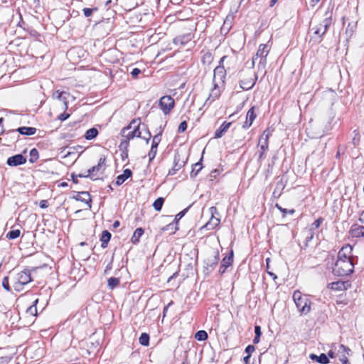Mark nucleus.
<instances>
[{"mask_svg": "<svg viewBox=\"0 0 364 364\" xmlns=\"http://www.w3.org/2000/svg\"><path fill=\"white\" fill-rule=\"evenodd\" d=\"M294 301L298 311L303 314H307L311 309V301L306 295H302L299 291H295L293 294Z\"/></svg>", "mask_w": 364, "mask_h": 364, "instance_id": "f257e3e1", "label": "nucleus"}, {"mask_svg": "<svg viewBox=\"0 0 364 364\" xmlns=\"http://www.w3.org/2000/svg\"><path fill=\"white\" fill-rule=\"evenodd\" d=\"M32 281L31 272L28 269L21 271L14 277L13 287L16 291H21L23 287Z\"/></svg>", "mask_w": 364, "mask_h": 364, "instance_id": "f03ea898", "label": "nucleus"}, {"mask_svg": "<svg viewBox=\"0 0 364 364\" xmlns=\"http://www.w3.org/2000/svg\"><path fill=\"white\" fill-rule=\"evenodd\" d=\"M353 261L336 260L333 268V273L338 277L348 276L353 272Z\"/></svg>", "mask_w": 364, "mask_h": 364, "instance_id": "7ed1b4c3", "label": "nucleus"}, {"mask_svg": "<svg viewBox=\"0 0 364 364\" xmlns=\"http://www.w3.org/2000/svg\"><path fill=\"white\" fill-rule=\"evenodd\" d=\"M270 51V47L267 44H260L256 54L252 57V66L259 59V69H264L267 65V57Z\"/></svg>", "mask_w": 364, "mask_h": 364, "instance_id": "20e7f679", "label": "nucleus"}, {"mask_svg": "<svg viewBox=\"0 0 364 364\" xmlns=\"http://www.w3.org/2000/svg\"><path fill=\"white\" fill-rule=\"evenodd\" d=\"M159 105L165 115L168 114L175 105V101L169 95H165L160 98Z\"/></svg>", "mask_w": 364, "mask_h": 364, "instance_id": "39448f33", "label": "nucleus"}, {"mask_svg": "<svg viewBox=\"0 0 364 364\" xmlns=\"http://www.w3.org/2000/svg\"><path fill=\"white\" fill-rule=\"evenodd\" d=\"M106 158L105 156L100 157L98 164L96 166H92L90 169L87 170V176H90V178L92 180L97 179L95 178L96 174L100 173H103L105 170L106 164H105Z\"/></svg>", "mask_w": 364, "mask_h": 364, "instance_id": "423d86ee", "label": "nucleus"}, {"mask_svg": "<svg viewBox=\"0 0 364 364\" xmlns=\"http://www.w3.org/2000/svg\"><path fill=\"white\" fill-rule=\"evenodd\" d=\"M227 73L224 66H217L214 69L213 83L224 86Z\"/></svg>", "mask_w": 364, "mask_h": 364, "instance_id": "0eeeda50", "label": "nucleus"}, {"mask_svg": "<svg viewBox=\"0 0 364 364\" xmlns=\"http://www.w3.org/2000/svg\"><path fill=\"white\" fill-rule=\"evenodd\" d=\"M213 87L210 90V92L205 102V105L211 104L213 102L218 100L220 96L221 90L223 87V85L215 83H213Z\"/></svg>", "mask_w": 364, "mask_h": 364, "instance_id": "6e6552de", "label": "nucleus"}, {"mask_svg": "<svg viewBox=\"0 0 364 364\" xmlns=\"http://www.w3.org/2000/svg\"><path fill=\"white\" fill-rule=\"evenodd\" d=\"M353 247L350 245L343 246L338 253L337 260L353 261L352 259Z\"/></svg>", "mask_w": 364, "mask_h": 364, "instance_id": "1a4fd4ad", "label": "nucleus"}, {"mask_svg": "<svg viewBox=\"0 0 364 364\" xmlns=\"http://www.w3.org/2000/svg\"><path fill=\"white\" fill-rule=\"evenodd\" d=\"M26 158L21 154H16L7 159L6 164L9 166H17L26 163Z\"/></svg>", "mask_w": 364, "mask_h": 364, "instance_id": "9d476101", "label": "nucleus"}, {"mask_svg": "<svg viewBox=\"0 0 364 364\" xmlns=\"http://www.w3.org/2000/svg\"><path fill=\"white\" fill-rule=\"evenodd\" d=\"M186 164V161L183 160L179 154H176L173 159V166L168 171V175L173 176L180 170Z\"/></svg>", "mask_w": 364, "mask_h": 364, "instance_id": "9b49d317", "label": "nucleus"}, {"mask_svg": "<svg viewBox=\"0 0 364 364\" xmlns=\"http://www.w3.org/2000/svg\"><path fill=\"white\" fill-rule=\"evenodd\" d=\"M220 259L219 252L218 250H215L213 252L212 255L208 257L205 262L206 267L205 268L208 270L212 271L215 267L218 264Z\"/></svg>", "mask_w": 364, "mask_h": 364, "instance_id": "f8f14e48", "label": "nucleus"}, {"mask_svg": "<svg viewBox=\"0 0 364 364\" xmlns=\"http://www.w3.org/2000/svg\"><path fill=\"white\" fill-rule=\"evenodd\" d=\"M137 120L133 119L127 127L122 129V135L125 137L127 140L129 141L135 137L136 133L133 132L131 129H132V125L135 124Z\"/></svg>", "mask_w": 364, "mask_h": 364, "instance_id": "ddd939ff", "label": "nucleus"}, {"mask_svg": "<svg viewBox=\"0 0 364 364\" xmlns=\"http://www.w3.org/2000/svg\"><path fill=\"white\" fill-rule=\"evenodd\" d=\"M232 261H233V252L231 251L228 256H226L225 257H224L223 259L220 267V269H219L220 274H223L225 272L226 269L232 264Z\"/></svg>", "mask_w": 364, "mask_h": 364, "instance_id": "4468645a", "label": "nucleus"}, {"mask_svg": "<svg viewBox=\"0 0 364 364\" xmlns=\"http://www.w3.org/2000/svg\"><path fill=\"white\" fill-rule=\"evenodd\" d=\"M349 234L353 237H364V226L353 225L349 230Z\"/></svg>", "mask_w": 364, "mask_h": 364, "instance_id": "2eb2a0df", "label": "nucleus"}, {"mask_svg": "<svg viewBox=\"0 0 364 364\" xmlns=\"http://www.w3.org/2000/svg\"><path fill=\"white\" fill-rule=\"evenodd\" d=\"M332 23V14L326 11L325 13V18L320 23V26L323 27L322 33H326Z\"/></svg>", "mask_w": 364, "mask_h": 364, "instance_id": "dca6fc26", "label": "nucleus"}, {"mask_svg": "<svg viewBox=\"0 0 364 364\" xmlns=\"http://www.w3.org/2000/svg\"><path fill=\"white\" fill-rule=\"evenodd\" d=\"M256 118V114L255 113L254 107H251L247 112L246 115V121L245 122L244 124L242 125V127L244 129L249 128L255 119Z\"/></svg>", "mask_w": 364, "mask_h": 364, "instance_id": "f3484780", "label": "nucleus"}, {"mask_svg": "<svg viewBox=\"0 0 364 364\" xmlns=\"http://www.w3.org/2000/svg\"><path fill=\"white\" fill-rule=\"evenodd\" d=\"M76 200H80L86 203L88 207L91 208V197L88 192H80L74 198Z\"/></svg>", "mask_w": 364, "mask_h": 364, "instance_id": "a211bd4d", "label": "nucleus"}, {"mask_svg": "<svg viewBox=\"0 0 364 364\" xmlns=\"http://www.w3.org/2000/svg\"><path fill=\"white\" fill-rule=\"evenodd\" d=\"M192 39V35L191 33L181 35L176 37L173 39V43L176 45L184 46Z\"/></svg>", "mask_w": 364, "mask_h": 364, "instance_id": "6ab92c4d", "label": "nucleus"}, {"mask_svg": "<svg viewBox=\"0 0 364 364\" xmlns=\"http://www.w3.org/2000/svg\"><path fill=\"white\" fill-rule=\"evenodd\" d=\"M232 122H224L220 127L216 129L214 134V137L216 139L222 137L224 134L228 131L230 128Z\"/></svg>", "mask_w": 364, "mask_h": 364, "instance_id": "aec40b11", "label": "nucleus"}, {"mask_svg": "<svg viewBox=\"0 0 364 364\" xmlns=\"http://www.w3.org/2000/svg\"><path fill=\"white\" fill-rule=\"evenodd\" d=\"M16 131L18 132V135L31 136L36 134L37 129L32 127H20L16 129Z\"/></svg>", "mask_w": 364, "mask_h": 364, "instance_id": "412c9836", "label": "nucleus"}, {"mask_svg": "<svg viewBox=\"0 0 364 364\" xmlns=\"http://www.w3.org/2000/svg\"><path fill=\"white\" fill-rule=\"evenodd\" d=\"M132 172L130 169L127 168L123 171V173L118 176L116 179V185H122L127 178L131 177Z\"/></svg>", "mask_w": 364, "mask_h": 364, "instance_id": "4be33fe9", "label": "nucleus"}, {"mask_svg": "<svg viewBox=\"0 0 364 364\" xmlns=\"http://www.w3.org/2000/svg\"><path fill=\"white\" fill-rule=\"evenodd\" d=\"M309 358L312 360H315L321 364H328L329 359L325 353H321L319 355L316 354H310Z\"/></svg>", "mask_w": 364, "mask_h": 364, "instance_id": "5701e85b", "label": "nucleus"}, {"mask_svg": "<svg viewBox=\"0 0 364 364\" xmlns=\"http://www.w3.org/2000/svg\"><path fill=\"white\" fill-rule=\"evenodd\" d=\"M257 77L255 79H249V80H242L240 81V86L244 90H250L255 85Z\"/></svg>", "mask_w": 364, "mask_h": 364, "instance_id": "b1692460", "label": "nucleus"}, {"mask_svg": "<svg viewBox=\"0 0 364 364\" xmlns=\"http://www.w3.org/2000/svg\"><path fill=\"white\" fill-rule=\"evenodd\" d=\"M201 62L204 65L208 66L213 61L214 57L210 51H202Z\"/></svg>", "mask_w": 364, "mask_h": 364, "instance_id": "393cba45", "label": "nucleus"}, {"mask_svg": "<svg viewBox=\"0 0 364 364\" xmlns=\"http://www.w3.org/2000/svg\"><path fill=\"white\" fill-rule=\"evenodd\" d=\"M19 135L16 129L9 130L5 132V139H9V142H14L18 140Z\"/></svg>", "mask_w": 364, "mask_h": 364, "instance_id": "a878e982", "label": "nucleus"}, {"mask_svg": "<svg viewBox=\"0 0 364 364\" xmlns=\"http://www.w3.org/2000/svg\"><path fill=\"white\" fill-rule=\"evenodd\" d=\"M328 287L335 291H342L346 289V282L343 281H337L331 282L328 284Z\"/></svg>", "mask_w": 364, "mask_h": 364, "instance_id": "bb28decb", "label": "nucleus"}, {"mask_svg": "<svg viewBox=\"0 0 364 364\" xmlns=\"http://www.w3.org/2000/svg\"><path fill=\"white\" fill-rule=\"evenodd\" d=\"M111 233L107 230L102 231V235H101V247L102 248H105L107 247L108 242H109L111 239Z\"/></svg>", "mask_w": 364, "mask_h": 364, "instance_id": "cd10ccee", "label": "nucleus"}, {"mask_svg": "<svg viewBox=\"0 0 364 364\" xmlns=\"http://www.w3.org/2000/svg\"><path fill=\"white\" fill-rule=\"evenodd\" d=\"M144 230L141 228H138L134 232V234L131 238V241L133 244L136 245L139 242L140 237L143 235Z\"/></svg>", "mask_w": 364, "mask_h": 364, "instance_id": "c85d7f7f", "label": "nucleus"}, {"mask_svg": "<svg viewBox=\"0 0 364 364\" xmlns=\"http://www.w3.org/2000/svg\"><path fill=\"white\" fill-rule=\"evenodd\" d=\"M66 95H68V93L66 92H60L59 90H57L53 94L54 97L62 101L64 103L65 109L68 108V102H67V96Z\"/></svg>", "mask_w": 364, "mask_h": 364, "instance_id": "c756f323", "label": "nucleus"}, {"mask_svg": "<svg viewBox=\"0 0 364 364\" xmlns=\"http://www.w3.org/2000/svg\"><path fill=\"white\" fill-rule=\"evenodd\" d=\"M220 223V220L215 216H211L210 220L205 224V227L208 230H213L215 227L218 226Z\"/></svg>", "mask_w": 364, "mask_h": 364, "instance_id": "7c9ffc66", "label": "nucleus"}, {"mask_svg": "<svg viewBox=\"0 0 364 364\" xmlns=\"http://www.w3.org/2000/svg\"><path fill=\"white\" fill-rule=\"evenodd\" d=\"M203 159V156L201 157L200 160L196 163L194 165H193L192 170L191 172V177L194 178L196 177L198 173L200 171V170L203 168L201 161Z\"/></svg>", "mask_w": 364, "mask_h": 364, "instance_id": "2f4dec72", "label": "nucleus"}, {"mask_svg": "<svg viewBox=\"0 0 364 364\" xmlns=\"http://www.w3.org/2000/svg\"><path fill=\"white\" fill-rule=\"evenodd\" d=\"M98 133L99 132H98V130L97 128H95V127L90 128L85 132V138L87 140H92L97 137V136L98 135Z\"/></svg>", "mask_w": 364, "mask_h": 364, "instance_id": "473e14b6", "label": "nucleus"}, {"mask_svg": "<svg viewBox=\"0 0 364 364\" xmlns=\"http://www.w3.org/2000/svg\"><path fill=\"white\" fill-rule=\"evenodd\" d=\"M259 144H260V149L261 151L259 154L258 159L261 160L263 158V156L264 154V152L268 149V141H267V139H264L262 141V136L259 139Z\"/></svg>", "mask_w": 364, "mask_h": 364, "instance_id": "72a5a7b5", "label": "nucleus"}, {"mask_svg": "<svg viewBox=\"0 0 364 364\" xmlns=\"http://www.w3.org/2000/svg\"><path fill=\"white\" fill-rule=\"evenodd\" d=\"M312 30L314 31V34L317 36L318 38V43L321 42L322 37L326 34V33H322L323 27L320 26V24H319L315 27H313Z\"/></svg>", "mask_w": 364, "mask_h": 364, "instance_id": "f704fd0d", "label": "nucleus"}, {"mask_svg": "<svg viewBox=\"0 0 364 364\" xmlns=\"http://www.w3.org/2000/svg\"><path fill=\"white\" fill-rule=\"evenodd\" d=\"M139 342L141 346H148L149 344V335L146 333H142L139 338Z\"/></svg>", "mask_w": 364, "mask_h": 364, "instance_id": "c9c22d12", "label": "nucleus"}, {"mask_svg": "<svg viewBox=\"0 0 364 364\" xmlns=\"http://www.w3.org/2000/svg\"><path fill=\"white\" fill-rule=\"evenodd\" d=\"M120 280L117 277H110L107 281V286L110 289H113L119 284Z\"/></svg>", "mask_w": 364, "mask_h": 364, "instance_id": "e433bc0d", "label": "nucleus"}, {"mask_svg": "<svg viewBox=\"0 0 364 364\" xmlns=\"http://www.w3.org/2000/svg\"><path fill=\"white\" fill-rule=\"evenodd\" d=\"M38 303V299H36L33 301V304L28 308V309L26 311L27 314H28L30 315H32L33 316H37V307H36V305H37Z\"/></svg>", "mask_w": 364, "mask_h": 364, "instance_id": "4c0bfd02", "label": "nucleus"}, {"mask_svg": "<svg viewBox=\"0 0 364 364\" xmlns=\"http://www.w3.org/2000/svg\"><path fill=\"white\" fill-rule=\"evenodd\" d=\"M208 336L205 331L200 330L196 332L195 334V338L199 341H205L208 338Z\"/></svg>", "mask_w": 364, "mask_h": 364, "instance_id": "58836bf2", "label": "nucleus"}, {"mask_svg": "<svg viewBox=\"0 0 364 364\" xmlns=\"http://www.w3.org/2000/svg\"><path fill=\"white\" fill-rule=\"evenodd\" d=\"M21 235L20 230H12L6 234V238L9 240H15L18 238Z\"/></svg>", "mask_w": 364, "mask_h": 364, "instance_id": "ea45409f", "label": "nucleus"}, {"mask_svg": "<svg viewBox=\"0 0 364 364\" xmlns=\"http://www.w3.org/2000/svg\"><path fill=\"white\" fill-rule=\"evenodd\" d=\"M164 203V198L162 197L158 198L153 203V207L156 211H160Z\"/></svg>", "mask_w": 364, "mask_h": 364, "instance_id": "a19ab883", "label": "nucleus"}, {"mask_svg": "<svg viewBox=\"0 0 364 364\" xmlns=\"http://www.w3.org/2000/svg\"><path fill=\"white\" fill-rule=\"evenodd\" d=\"M39 157L38 151L36 148L32 149L30 151V163H35Z\"/></svg>", "mask_w": 364, "mask_h": 364, "instance_id": "79ce46f5", "label": "nucleus"}, {"mask_svg": "<svg viewBox=\"0 0 364 364\" xmlns=\"http://www.w3.org/2000/svg\"><path fill=\"white\" fill-rule=\"evenodd\" d=\"M353 136L352 139V142H353L354 146H356L359 144L360 139V132L357 129L353 130Z\"/></svg>", "mask_w": 364, "mask_h": 364, "instance_id": "37998d69", "label": "nucleus"}, {"mask_svg": "<svg viewBox=\"0 0 364 364\" xmlns=\"http://www.w3.org/2000/svg\"><path fill=\"white\" fill-rule=\"evenodd\" d=\"M276 207L281 213H282L284 217L286 216L287 214L293 215L295 213L294 209H286L278 204H276Z\"/></svg>", "mask_w": 364, "mask_h": 364, "instance_id": "c03bdc74", "label": "nucleus"}, {"mask_svg": "<svg viewBox=\"0 0 364 364\" xmlns=\"http://www.w3.org/2000/svg\"><path fill=\"white\" fill-rule=\"evenodd\" d=\"M323 219L322 218H318L317 220H316L311 225V227H310V230H309V232H314V230L318 229L321 224L322 223Z\"/></svg>", "mask_w": 364, "mask_h": 364, "instance_id": "a18cd8bd", "label": "nucleus"}, {"mask_svg": "<svg viewBox=\"0 0 364 364\" xmlns=\"http://www.w3.org/2000/svg\"><path fill=\"white\" fill-rule=\"evenodd\" d=\"M178 230L177 225L173 222L163 228V230H171L173 233H175Z\"/></svg>", "mask_w": 364, "mask_h": 364, "instance_id": "49530a36", "label": "nucleus"}, {"mask_svg": "<svg viewBox=\"0 0 364 364\" xmlns=\"http://www.w3.org/2000/svg\"><path fill=\"white\" fill-rule=\"evenodd\" d=\"M161 132L154 136L153 140H152L151 146L158 148V146L161 141Z\"/></svg>", "mask_w": 364, "mask_h": 364, "instance_id": "de8ad7c7", "label": "nucleus"}, {"mask_svg": "<svg viewBox=\"0 0 364 364\" xmlns=\"http://www.w3.org/2000/svg\"><path fill=\"white\" fill-rule=\"evenodd\" d=\"M350 352V349L348 347H347L343 344L340 345L339 350H338L339 353H341V355L345 354L346 355H348Z\"/></svg>", "mask_w": 364, "mask_h": 364, "instance_id": "09e8293b", "label": "nucleus"}, {"mask_svg": "<svg viewBox=\"0 0 364 364\" xmlns=\"http://www.w3.org/2000/svg\"><path fill=\"white\" fill-rule=\"evenodd\" d=\"M157 149L156 147L151 146V149L148 154L149 161H151L156 156L157 153Z\"/></svg>", "mask_w": 364, "mask_h": 364, "instance_id": "8fccbe9b", "label": "nucleus"}, {"mask_svg": "<svg viewBox=\"0 0 364 364\" xmlns=\"http://www.w3.org/2000/svg\"><path fill=\"white\" fill-rule=\"evenodd\" d=\"M139 124L140 122H136L135 124L132 125V132L136 133L135 137H140L141 136V132L139 130Z\"/></svg>", "mask_w": 364, "mask_h": 364, "instance_id": "3c124183", "label": "nucleus"}, {"mask_svg": "<svg viewBox=\"0 0 364 364\" xmlns=\"http://www.w3.org/2000/svg\"><path fill=\"white\" fill-rule=\"evenodd\" d=\"M2 287L7 291H11V287L9 286V277H5L3 279V280H2Z\"/></svg>", "mask_w": 364, "mask_h": 364, "instance_id": "603ef678", "label": "nucleus"}, {"mask_svg": "<svg viewBox=\"0 0 364 364\" xmlns=\"http://www.w3.org/2000/svg\"><path fill=\"white\" fill-rule=\"evenodd\" d=\"M187 211L188 208H186L176 215L174 223H176V225L178 222L185 215Z\"/></svg>", "mask_w": 364, "mask_h": 364, "instance_id": "864d4df0", "label": "nucleus"}, {"mask_svg": "<svg viewBox=\"0 0 364 364\" xmlns=\"http://www.w3.org/2000/svg\"><path fill=\"white\" fill-rule=\"evenodd\" d=\"M97 8H94V9H90V8H85L83 9V14L85 15V17H90L92 13H93V11H97Z\"/></svg>", "mask_w": 364, "mask_h": 364, "instance_id": "5fc2aeb1", "label": "nucleus"}, {"mask_svg": "<svg viewBox=\"0 0 364 364\" xmlns=\"http://www.w3.org/2000/svg\"><path fill=\"white\" fill-rule=\"evenodd\" d=\"M187 129V122L186 121H183L180 123L178 128V132L182 133L184 132Z\"/></svg>", "mask_w": 364, "mask_h": 364, "instance_id": "6e6d98bb", "label": "nucleus"}, {"mask_svg": "<svg viewBox=\"0 0 364 364\" xmlns=\"http://www.w3.org/2000/svg\"><path fill=\"white\" fill-rule=\"evenodd\" d=\"M129 141L128 140L125 139L124 141H122L120 144H119V149L121 150H128V146H129Z\"/></svg>", "mask_w": 364, "mask_h": 364, "instance_id": "4d7b16f0", "label": "nucleus"}, {"mask_svg": "<svg viewBox=\"0 0 364 364\" xmlns=\"http://www.w3.org/2000/svg\"><path fill=\"white\" fill-rule=\"evenodd\" d=\"M11 358V356H2L0 358V364H8Z\"/></svg>", "mask_w": 364, "mask_h": 364, "instance_id": "13d9d810", "label": "nucleus"}, {"mask_svg": "<svg viewBox=\"0 0 364 364\" xmlns=\"http://www.w3.org/2000/svg\"><path fill=\"white\" fill-rule=\"evenodd\" d=\"M255 350V347L253 345H248L245 351L247 355H250L251 356V353H253Z\"/></svg>", "mask_w": 364, "mask_h": 364, "instance_id": "bf43d9fd", "label": "nucleus"}, {"mask_svg": "<svg viewBox=\"0 0 364 364\" xmlns=\"http://www.w3.org/2000/svg\"><path fill=\"white\" fill-rule=\"evenodd\" d=\"M339 360L341 362L342 364H350L347 355H346L345 354L340 355Z\"/></svg>", "mask_w": 364, "mask_h": 364, "instance_id": "052dcab7", "label": "nucleus"}, {"mask_svg": "<svg viewBox=\"0 0 364 364\" xmlns=\"http://www.w3.org/2000/svg\"><path fill=\"white\" fill-rule=\"evenodd\" d=\"M141 73L140 69L135 68L131 71V75L134 78H136Z\"/></svg>", "mask_w": 364, "mask_h": 364, "instance_id": "680f3d73", "label": "nucleus"}, {"mask_svg": "<svg viewBox=\"0 0 364 364\" xmlns=\"http://www.w3.org/2000/svg\"><path fill=\"white\" fill-rule=\"evenodd\" d=\"M70 117V114L68 113H66V112H63L62 114H60L58 117V119L61 121H65L67 119H68Z\"/></svg>", "mask_w": 364, "mask_h": 364, "instance_id": "e2e57ef3", "label": "nucleus"}, {"mask_svg": "<svg viewBox=\"0 0 364 364\" xmlns=\"http://www.w3.org/2000/svg\"><path fill=\"white\" fill-rule=\"evenodd\" d=\"M255 336H262L261 327L259 326H258V325L255 326Z\"/></svg>", "mask_w": 364, "mask_h": 364, "instance_id": "0e129e2a", "label": "nucleus"}, {"mask_svg": "<svg viewBox=\"0 0 364 364\" xmlns=\"http://www.w3.org/2000/svg\"><path fill=\"white\" fill-rule=\"evenodd\" d=\"M114 257L112 256L111 261L107 264V265L105 267V273L106 274L108 271L111 270L112 268V262H113Z\"/></svg>", "mask_w": 364, "mask_h": 364, "instance_id": "69168bd1", "label": "nucleus"}, {"mask_svg": "<svg viewBox=\"0 0 364 364\" xmlns=\"http://www.w3.org/2000/svg\"><path fill=\"white\" fill-rule=\"evenodd\" d=\"M39 206L41 208H46L48 206V203L46 200H42L39 203Z\"/></svg>", "mask_w": 364, "mask_h": 364, "instance_id": "338daca9", "label": "nucleus"}, {"mask_svg": "<svg viewBox=\"0 0 364 364\" xmlns=\"http://www.w3.org/2000/svg\"><path fill=\"white\" fill-rule=\"evenodd\" d=\"M121 157L123 161L128 158V150H122Z\"/></svg>", "mask_w": 364, "mask_h": 364, "instance_id": "774afa93", "label": "nucleus"}]
</instances>
